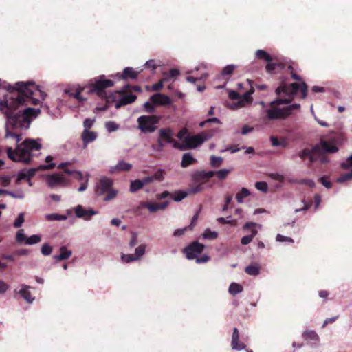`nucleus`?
Instances as JSON below:
<instances>
[{
    "label": "nucleus",
    "instance_id": "nucleus-30",
    "mask_svg": "<svg viewBox=\"0 0 352 352\" xmlns=\"http://www.w3.org/2000/svg\"><path fill=\"white\" fill-rule=\"evenodd\" d=\"M250 192L246 188H242L241 191H239L236 195V199L238 203L241 204L243 202V199L250 196Z\"/></svg>",
    "mask_w": 352,
    "mask_h": 352
},
{
    "label": "nucleus",
    "instance_id": "nucleus-43",
    "mask_svg": "<svg viewBox=\"0 0 352 352\" xmlns=\"http://www.w3.org/2000/svg\"><path fill=\"white\" fill-rule=\"evenodd\" d=\"M218 236V234L217 232H212L210 229H207L205 230L203 234V237L206 239L212 240L216 239Z\"/></svg>",
    "mask_w": 352,
    "mask_h": 352
},
{
    "label": "nucleus",
    "instance_id": "nucleus-25",
    "mask_svg": "<svg viewBox=\"0 0 352 352\" xmlns=\"http://www.w3.org/2000/svg\"><path fill=\"white\" fill-rule=\"evenodd\" d=\"M195 162H197V160L193 157L192 154L190 153H186L182 156L181 166L182 168H186Z\"/></svg>",
    "mask_w": 352,
    "mask_h": 352
},
{
    "label": "nucleus",
    "instance_id": "nucleus-62",
    "mask_svg": "<svg viewBox=\"0 0 352 352\" xmlns=\"http://www.w3.org/2000/svg\"><path fill=\"white\" fill-rule=\"evenodd\" d=\"M276 241H280V242H289V243H293L294 242V240L292 238L287 237V236H285L281 235L280 234H277V236H276Z\"/></svg>",
    "mask_w": 352,
    "mask_h": 352
},
{
    "label": "nucleus",
    "instance_id": "nucleus-42",
    "mask_svg": "<svg viewBox=\"0 0 352 352\" xmlns=\"http://www.w3.org/2000/svg\"><path fill=\"white\" fill-rule=\"evenodd\" d=\"M188 195V193L182 190L177 191L174 193L172 198L175 201H180Z\"/></svg>",
    "mask_w": 352,
    "mask_h": 352
},
{
    "label": "nucleus",
    "instance_id": "nucleus-50",
    "mask_svg": "<svg viewBox=\"0 0 352 352\" xmlns=\"http://www.w3.org/2000/svg\"><path fill=\"white\" fill-rule=\"evenodd\" d=\"M255 187L258 190L263 192H266L268 190L267 184L265 182H257L255 184Z\"/></svg>",
    "mask_w": 352,
    "mask_h": 352
},
{
    "label": "nucleus",
    "instance_id": "nucleus-31",
    "mask_svg": "<svg viewBox=\"0 0 352 352\" xmlns=\"http://www.w3.org/2000/svg\"><path fill=\"white\" fill-rule=\"evenodd\" d=\"M256 56L258 59L264 60L267 63L272 60L271 55L263 50H258L256 52Z\"/></svg>",
    "mask_w": 352,
    "mask_h": 352
},
{
    "label": "nucleus",
    "instance_id": "nucleus-61",
    "mask_svg": "<svg viewBox=\"0 0 352 352\" xmlns=\"http://www.w3.org/2000/svg\"><path fill=\"white\" fill-rule=\"evenodd\" d=\"M166 80V78H163L162 80H160L157 83L154 84L152 87V91H160L164 87V81Z\"/></svg>",
    "mask_w": 352,
    "mask_h": 352
},
{
    "label": "nucleus",
    "instance_id": "nucleus-64",
    "mask_svg": "<svg viewBox=\"0 0 352 352\" xmlns=\"http://www.w3.org/2000/svg\"><path fill=\"white\" fill-rule=\"evenodd\" d=\"M299 184L307 185L310 188H314L316 186L314 181L309 179H302L299 182Z\"/></svg>",
    "mask_w": 352,
    "mask_h": 352
},
{
    "label": "nucleus",
    "instance_id": "nucleus-15",
    "mask_svg": "<svg viewBox=\"0 0 352 352\" xmlns=\"http://www.w3.org/2000/svg\"><path fill=\"white\" fill-rule=\"evenodd\" d=\"M310 162H320L322 164H326L328 162V160L325 156H324V154L322 151V148L319 144L315 145L311 148V153L310 156Z\"/></svg>",
    "mask_w": 352,
    "mask_h": 352
},
{
    "label": "nucleus",
    "instance_id": "nucleus-41",
    "mask_svg": "<svg viewBox=\"0 0 352 352\" xmlns=\"http://www.w3.org/2000/svg\"><path fill=\"white\" fill-rule=\"evenodd\" d=\"M222 162L223 159L221 157H216L214 155L210 157V164L214 168L219 167Z\"/></svg>",
    "mask_w": 352,
    "mask_h": 352
},
{
    "label": "nucleus",
    "instance_id": "nucleus-33",
    "mask_svg": "<svg viewBox=\"0 0 352 352\" xmlns=\"http://www.w3.org/2000/svg\"><path fill=\"white\" fill-rule=\"evenodd\" d=\"M144 186L143 182L140 179H136L132 181L130 185V192H135L140 189H142Z\"/></svg>",
    "mask_w": 352,
    "mask_h": 352
},
{
    "label": "nucleus",
    "instance_id": "nucleus-44",
    "mask_svg": "<svg viewBox=\"0 0 352 352\" xmlns=\"http://www.w3.org/2000/svg\"><path fill=\"white\" fill-rule=\"evenodd\" d=\"M105 127L109 133H112L118 130L119 126L114 122L109 121L105 123Z\"/></svg>",
    "mask_w": 352,
    "mask_h": 352
},
{
    "label": "nucleus",
    "instance_id": "nucleus-59",
    "mask_svg": "<svg viewBox=\"0 0 352 352\" xmlns=\"http://www.w3.org/2000/svg\"><path fill=\"white\" fill-rule=\"evenodd\" d=\"M327 177L323 176L319 179V182H321L327 188H331L332 187V183L327 180Z\"/></svg>",
    "mask_w": 352,
    "mask_h": 352
},
{
    "label": "nucleus",
    "instance_id": "nucleus-2",
    "mask_svg": "<svg viewBox=\"0 0 352 352\" xmlns=\"http://www.w3.org/2000/svg\"><path fill=\"white\" fill-rule=\"evenodd\" d=\"M307 85L305 82L300 84L293 82L287 85L283 80H281L280 85L276 88V94L277 96H285L289 97V98H278L270 102L271 109L266 111L267 117L270 120H284L287 118V115L284 108H277L276 106L289 104L293 100V96L300 91L302 94V98L305 99L307 95Z\"/></svg>",
    "mask_w": 352,
    "mask_h": 352
},
{
    "label": "nucleus",
    "instance_id": "nucleus-7",
    "mask_svg": "<svg viewBox=\"0 0 352 352\" xmlns=\"http://www.w3.org/2000/svg\"><path fill=\"white\" fill-rule=\"evenodd\" d=\"M212 136L213 132L211 131H205L193 136H188L185 138L184 143L180 144L179 150L185 151L195 148Z\"/></svg>",
    "mask_w": 352,
    "mask_h": 352
},
{
    "label": "nucleus",
    "instance_id": "nucleus-60",
    "mask_svg": "<svg viewBox=\"0 0 352 352\" xmlns=\"http://www.w3.org/2000/svg\"><path fill=\"white\" fill-rule=\"evenodd\" d=\"M87 89V87H84V88H82L80 89H78L77 90L74 94H73V96L76 98L79 102H82L84 100H85V98H82L81 96V91H83V90H85Z\"/></svg>",
    "mask_w": 352,
    "mask_h": 352
},
{
    "label": "nucleus",
    "instance_id": "nucleus-48",
    "mask_svg": "<svg viewBox=\"0 0 352 352\" xmlns=\"http://www.w3.org/2000/svg\"><path fill=\"white\" fill-rule=\"evenodd\" d=\"M300 108V105L299 104H293L289 106H287L284 107V110L287 115V117H289L291 115V112L294 110L299 109Z\"/></svg>",
    "mask_w": 352,
    "mask_h": 352
},
{
    "label": "nucleus",
    "instance_id": "nucleus-16",
    "mask_svg": "<svg viewBox=\"0 0 352 352\" xmlns=\"http://www.w3.org/2000/svg\"><path fill=\"white\" fill-rule=\"evenodd\" d=\"M256 223L253 222H248L243 226V229L245 231L250 230L251 234L249 235L244 236L241 240V243L243 245L249 244L253 239V238L257 234V230L255 228Z\"/></svg>",
    "mask_w": 352,
    "mask_h": 352
},
{
    "label": "nucleus",
    "instance_id": "nucleus-23",
    "mask_svg": "<svg viewBox=\"0 0 352 352\" xmlns=\"http://www.w3.org/2000/svg\"><path fill=\"white\" fill-rule=\"evenodd\" d=\"M140 72H136L133 68L127 67L124 70L120 76V78L124 80L135 79L137 78Z\"/></svg>",
    "mask_w": 352,
    "mask_h": 352
},
{
    "label": "nucleus",
    "instance_id": "nucleus-38",
    "mask_svg": "<svg viewBox=\"0 0 352 352\" xmlns=\"http://www.w3.org/2000/svg\"><path fill=\"white\" fill-rule=\"evenodd\" d=\"M305 340L318 341V335L314 331H307L303 333Z\"/></svg>",
    "mask_w": 352,
    "mask_h": 352
},
{
    "label": "nucleus",
    "instance_id": "nucleus-21",
    "mask_svg": "<svg viewBox=\"0 0 352 352\" xmlns=\"http://www.w3.org/2000/svg\"><path fill=\"white\" fill-rule=\"evenodd\" d=\"M22 127H14L12 124H8V118H7L6 124V134H5V138H12L14 139L15 142L18 144L22 139L21 134H16L15 133H13L10 131V129H21Z\"/></svg>",
    "mask_w": 352,
    "mask_h": 352
},
{
    "label": "nucleus",
    "instance_id": "nucleus-14",
    "mask_svg": "<svg viewBox=\"0 0 352 352\" xmlns=\"http://www.w3.org/2000/svg\"><path fill=\"white\" fill-rule=\"evenodd\" d=\"M46 182L50 188H54L58 186H65L67 183V179L63 175L55 173L48 175L46 177Z\"/></svg>",
    "mask_w": 352,
    "mask_h": 352
},
{
    "label": "nucleus",
    "instance_id": "nucleus-47",
    "mask_svg": "<svg viewBox=\"0 0 352 352\" xmlns=\"http://www.w3.org/2000/svg\"><path fill=\"white\" fill-rule=\"evenodd\" d=\"M214 172H215V175H217V177L219 179L223 180L227 177L228 175L230 172V170L221 169V170L214 171Z\"/></svg>",
    "mask_w": 352,
    "mask_h": 352
},
{
    "label": "nucleus",
    "instance_id": "nucleus-57",
    "mask_svg": "<svg viewBox=\"0 0 352 352\" xmlns=\"http://www.w3.org/2000/svg\"><path fill=\"white\" fill-rule=\"evenodd\" d=\"M164 173V171L162 169H159L157 171H156L155 173V174L153 175V176H152V177L153 178V181L154 180H158V181L163 180Z\"/></svg>",
    "mask_w": 352,
    "mask_h": 352
},
{
    "label": "nucleus",
    "instance_id": "nucleus-54",
    "mask_svg": "<svg viewBox=\"0 0 352 352\" xmlns=\"http://www.w3.org/2000/svg\"><path fill=\"white\" fill-rule=\"evenodd\" d=\"M95 121V119L86 118L83 122L85 130H89V129H91L93 126Z\"/></svg>",
    "mask_w": 352,
    "mask_h": 352
},
{
    "label": "nucleus",
    "instance_id": "nucleus-28",
    "mask_svg": "<svg viewBox=\"0 0 352 352\" xmlns=\"http://www.w3.org/2000/svg\"><path fill=\"white\" fill-rule=\"evenodd\" d=\"M72 255V251L68 250L65 246L60 248V254L55 255L54 258L58 261H63L69 258Z\"/></svg>",
    "mask_w": 352,
    "mask_h": 352
},
{
    "label": "nucleus",
    "instance_id": "nucleus-12",
    "mask_svg": "<svg viewBox=\"0 0 352 352\" xmlns=\"http://www.w3.org/2000/svg\"><path fill=\"white\" fill-rule=\"evenodd\" d=\"M55 166L56 164L54 163H51L48 165H41L37 168H30L28 170H22L18 174V181L25 179L29 180L35 175L36 170L53 169Z\"/></svg>",
    "mask_w": 352,
    "mask_h": 352
},
{
    "label": "nucleus",
    "instance_id": "nucleus-39",
    "mask_svg": "<svg viewBox=\"0 0 352 352\" xmlns=\"http://www.w3.org/2000/svg\"><path fill=\"white\" fill-rule=\"evenodd\" d=\"M46 219L48 221H63L67 219L65 215L58 214H49L46 215Z\"/></svg>",
    "mask_w": 352,
    "mask_h": 352
},
{
    "label": "nucleus",
    "instance_id": "nucleus-55",
    "mask_svg": "<svg viewBox=\"0 0 352 352\" xmlns=\"http://www.w3.org/2000/svg\"><path fill=\"white\" fill-rule=\"evenodd\" d=\"M270 140H271L272 145L273 146H281L285 147V145H286V143L284 141L283 142H280L276 137L272 136Z\"/></svg>",
    "mask_w": 352,
    "mask_h": 352
},
{
    "label": "nucleus",
    "instance_id": "nucleus-46",
    "mask_svg": "<svg viewBox=\"0 0 352 352\" xmlns=\"http://www.w3.org/2000/svg\"><path fill=\"white\" fill-rule=\"evenodd\" d=\"M27 236L24 234L23 230H20L17 232L16 235V241L19 243H22L23 242L25 243L27 240Z\"/></svg>",
    "mask_w": 352,
    "mask_h": 352
},
{
    "label": "nucleus",
    "instance_id": "nucleus-8",
    "mask_svg": "<svg viewBox=\"0 0 352 352\" xmlns=\"http://www.w3.org/2000/svg\"><path fill=\"white\" fill-rule=\"evenodd\" d=\"M161 117L155 115L141 116L138 120V129L143 133H152L157 129Z\"/></svg>",
    "mask_w": 352,
    "mask_h": 352
},
{
    "label": "nucleus",
    "instance_id": "nucleus-29",
    "mask_svg": "<svg viewBox=\"0 0 352 352\" xmlns=\"http://www.w3.org/2000/svg\"><path fill=\"white\" fill-rule=\"evenodd\" d=\"M237 67L238 66L236 65H228L223 68L220 75L223 78L230 77Z\"/></svg>",
    "mask_w": 352,
    "mask_h": 352
},
{
    "label": "nucleus",
    "instance_id": "nucleus-6",
    "mask_svg": "<svg viewBox=\"0 0 352 352\" xmlns=\"http://www.w3.org/2000/svg\"><path fill=\"white\" fill-rule=\"evenodd\" d=\"M246 84L250 87V89L241 95L236 91H229V98L232 100H237V102L234 104V109H239L245 107L247 104H250L252 102V97L251 95L254 92V88L253 87V81L248 79Z\"/></svg>",
    "mask_w": 352,
    "mask_h": 352
},
{
    "label": "nucleus",
    "instance_id": "nucleus-19",
    "mask_svg": "<svg viewBox=\"0 0 352 352\" xmlns=\"http://www.w3.org/2000/svg\"><path fill=\"white\" fill-rule=\"evenodd\" d=\"M75 214L78 218L89 220L93 215L97 214V212L91 208L85 210L82 206L78 205L75 209Z\"/></svg>",
    "mask_w": 352,
    "mask_h": 352
},
{
    "label": "nucleus",
    "instance_id": "nucleus-17",
    "mask_svg": "<svg viewBox=\"0 0 352 352\" xmlns=\"http://www.w3.org/2000/svg\"><path fill=\"white\" fill-rule=\"evenodd\" d=\"M169 204V201H165L162 203L144 201L141 203V206L147 208L150 212L154 213L158 210H164Z\"/></svg>",
    "mask_w": 352,
    "mask_h": 352
},
{
    "label": "nucleus",
    "instance_id": "nucleus-20",
    "mask_svg": "<svg viewBox=\"0 0 352 352\" xmlns=\"http://www.w3.org/2000/svg\"><path fill=\"white\" fill-rule=\"evenodd\" d=\"M150 100L157 105H168L171 103L170 98L168 96L160 93L151 96Z\"/></svg>",
    "mask_w": 352,
    "mask_h": 352
},
{
    "label": "nucleus",
    "instance_id": "nucleus-58",
    "mask_svg": "<svg viewBox=\"0 0 352 352\" xmlns=\"http://www.w3.org/2000/svg\"><path fill=\"white\" fill-rule=\"evenodd\" d=\"M311 153V149H303L302 151L299 153V157L302 160H305L306 157H309V160H310V156Z\"/></svg>",
    "mask_w": 352,
    "mask_h": 352
},
{
    "label": "nucleus",
    "instance_id": "nucleus-40",
    "mask_svg": "<svg viewBox=\"0 0 352 352\" xmlns=\"http://www.w3.org/2000/svg\"><path fill=\"white\" fill-rule=\"evenodd\" d=\"M41 241V236H39L38 234H34V235H32L31 236L27 238L25 244H28V245L36 244V243H39Z\"/></svg>",
    "mask_w": 352,
    "mask_h": 352
},
{
    "label": "nucleus",
    "instance_id": "nucleus-3",
    "mask_svg": "<svg viewBox=\"0 0 352 352\" xmlns=\"http://www.w3.org/2000/svg\"><path fill=\"white\" fill-rule=\"evenodd\" d=\"M41 148V144L34 140L26 139L23 144L17 145L14 151L11 147H8L6 152L8 157L12 161L29 164L32 157L31 152L39 151Z\"/></svg>",
    "mask_w": 352,
    "mask_h": 352
},
{
    "label": "nucleus",
    "instance_id": "nucleus-37",
    "mask_svg": "<svg viewBox=\"0 0 352 352\" xmlns=\"http://www.w3.org/2000/svg\"><path fill=\"white\" fill-rule=\"evenodd\" d=\"M203 190L204 186L201 184L193 183V184L190 186L188 192L189 194H196L201 192Z\"/></svg>",
    "mask_w": 352,
    "mask_h": 352
},
{
    "label": "nucleus",
    "instance_id": "nucleus-35",
    "mask_svg": "<svg viewBox=\"0 0 352 352\" xmlns=\"http://www.w3.org/2000/svg\"><path fill=\"white\" fill-rule=\"evenodd\" d=\"M350 168H351V172L343 173L337 178L336 182L338 183L342 184L352 179V166Z\"/></svg>",
    "mask_w": 352,
    "mask_h": 352
},
{
    "label": "nucleus",
    "instance_id": "nucleus-53",
    "mask_svg": "<svg viewBox=\"0 0 352 352\" xmlns=\"http://www.w3.org/2000/svg\"><path fill=\"white\" fill-rule=\"evenodd\" d=\"M153 102H146L144 104L143 107L144 111L148 113H152L155 111V107Z\"/></svg>",
    "mask_w": 352,
    "mask_h": 352
},
{
    "label": "nucleus",
    "instance_id": "nucleus-32",
    "mask_svg": "<svg viewBox=\"0 0 352 352\" xmlns=\"http://www.w3.org/2000/svg\"><path fill=\"white\" fill-rule=\"evenodd\" d=\"M260 266L256 265H250L245 268V272L249 275L256 276L260 272Z\"/></svg>",
    "mask_w": 352,
    "mask_h": 352
},
{
    "label": "nucleus",
    "instance_id": "nucleus-63",
    "mask_svg": "<svg viewBox=\"0 0 352 352\" xmlns=\"http://www.w3.org/2000/svg\"><path fill=\"white\" fill-rule=\"evenodd\" d=\"M24 222L23 214L21 213L14 223L15 228H20Z\"/></svg>",
    "mask_w": 352,
    "mask_h": 352
},
{
    "label": "nucleus",
    "instance_id": "nucleus-10",
    "mask_svg": "<svg viewBox=\"0 0 352 352\" xmlns=\"http://www.w3.org/2000/svg\"><path fill=\"white\" fill-rule=\"evenodd\" d=\"M205 248V245L198 241H193L183 250V253L188 260L195 259L197 254H201Z\"/></svg>",
    "mask_w": 352,
    "mask_h": 352
},
{
    "label": "nucleus",
    "instance_id": "nucleus-52",
    "mask_svg": "<svg viewBox=\"0 0 352 352\" xmlns=\"http://www.w3.org/2000/svg\"><path fill=\"white\" fill-rule=\"evenodd\" d=\"M340 166L344 170L350 169V168L352 167V155L349 156L345 162H342Z\"/></svg>",
    "mask_w": 352,
    "mask_h": 352
},
{
    "label": "nucleus",
    "instance_id": "nucleus-13",
    "mask_svg": "<svg viewBox=\"0 0 352 352\" xmlns=\"http://www.w3.org/2000/svg\"><path fill=\"white\" fill-rule=\"evenodd\" d=\"M215 175V172L210 170L206 172L205 170H196L191 175V179L193 183L201 184L203 186L206 184L208 180Z\"/></svg>",
    "mask_w": 352,
    "mask_h": 352
},
{
    "label": "nucleus",
    "instance_id": "nucleus-24",
    "mask_svg": "<svg viewBox=\"0 0 352 352\" xmlns=\"http://www.w3.org/2000/svg\"><path fill=\"white\" fill-rule=\"evenodd\" d=\"M30 288V286L26 285H22V289L19 291V294L29 303H31L34 300V298L32 296L31 292L28 290Z\"/></svg>",
    "mask_w": 352,
    "mask_h": 352
},
{
    "label": "nucleus",
    "instance_id": "nucleus-26",
    "mask_svg": "<svg viewBox=\"0 0 352 352\" xmlns=\"http://www.w3.org/2000/svg\"><path fill=\"white\" fill-rule=\"evenodd\" d=\"M320 146L322 148V151L323 153L324 152L334 153L338 151V147L334 144L331 142L322 141Z\"/></svg>",
    "mask_w": 352,
    "mask_h": 352
},
{
    "label": "nucleus",
    "instance_id": "nucleus-4",
    "mask_svg": "<svg viewBox=\"0 0 352 352\" xmlns=\"http://www.w3.org/2000/svg\"><path fill=\"white\" fill-rule=\"evenodd\" d=\"M115 82L110 79H107L104 75H100L98 78L91 79L87 87L88 94H96L101 99H106L107 102L114 101L116 97L113 93H108L106 89L111 87Z\"/></svg>",
    "mask_w": 352,
    "mask_h": 352
},
{
    "label": "nucleus",
    "instance_id": "nucleus-1",
    "mask_svg": "<svg viewBox=\"0 0 352 352\" xmlns=\"http://www.w3.org/2000/svg\"><path fill=\"white\" fill-rule=\"evenodd\" d=\"M8 94L3 100H0V110L8 118V124L14 127L28 128L31 118H36L41 113L39 109L28 107L22 111L17 109L30 102L36 105L40 100L34 96L45 100L47 94L41 90L34 82H18L14 86L8 85Z\"/></svg>",
    "mask_w": 352,
    "mask_h": 352
},
{
    "label": "nucleus",
    "instance_id": "nucleus-34",
    "mask_svg": "<svg viewBox=\"0 0 352 352\" xmlns=\"http://www.w3.org/2000/svg\"><path fill=\"white\" fill-rule=\"evenodd\" d=\"M242 291L243 287L241 285L236 283H231L229 287V292L233 296H235L241 293Z\"/></svg>",
    "mask_w": 352,
    "mask_h": 352
},
{
    "label": "nucleus",
    "instance_id": "nucleus-27",
    "mask_svg": "<svg viewBox=\"0 0 352 352\" xmlns=\"http://www.w3.org/2000/svg\"><path fill=\"white\" fill-rule=\"evenodd\" d=\"M285 68V65L282 63H271L269 62L266 65L265 69L269 74H274L276 70H282Z\"/></svg>",
    "mask_w": 352,
    "mask_h": 352
},
{
    "label": "nucleus",
    "instance_id": "nucleus-22",
    "mask_svg": "<svg viewBox=\"0 0 352 352\" xmlns=\"http://www.w3.org/2000/svg\"><path fill=\"white\" fill-rule=\"evenodd\" d=\"M96 137L97 135L96 132L84 130L82 133L81 138L85 147H86L89 143L94 142L96 139Z\"/></svg>",
    "mask_w": 352,
    "mask_h": 352
},
{
    "label": "nucleus",
    "instance_id": "nucleus-11",
    "mask_svg": "<svg viewBox=\"0 0 352 352\" xmlns=\"http://www.w3.org/2000/svg\"><path fill=\"white\" fill-rule=\"evenodd\" d=\"M173 131L170 127L160 129L159 130V138L166 143L171 144L173 147L179 149L180 143L176 141L173 138Z\"/></svg>",
    "mask_w": 352,
    "mask_h": 352
},
{
    "label": "nucleus",
    "instance_id": "nucleus-56",
    "mask_svg": "<svg viewBox=\"0 0 352 352\" xmlns=\"http://www.w3.org/2000/svg\"><path fill=\"white\" fill-rule=\"evenodd\" d=\"M122 261L126 263H130L131 261L138 260L137 257L133 254H122L121 256Z\"/></svg>",
    "mask_w": 352,
    "mask_h": 352
},
{
    "label": "nucleus",
    "instance_id": "nucleus-18",
    "mask_svg": "<svg viewBox=\"0 0 352 352\" xmlns=\"http://www.w3.org/2000/svg\"><path fill=\"white\" fill-rule=\"evenodd\" d=\"M231 346L234 350L241 351L245 349V344L239 340V332L236 327L233 329L232 335Z\"/></svg>",
    "mask_w": 352,
    "mask_h": 352
},
{
    "label": "nucleus",
    "instance_id": "nucleus-51",
    "mask_svg": "<svg viewBox=\"0 0 352 352\" xmlns=\"http://www.w3.org/2000/svg\"><path fill=\"white\" fill-rule=\"evenodd\" d=\"M52 252V248L50 245H49L47 243H45L43 245V246L41 248V253L44 256L50 255Z\"/></svg>",
    "mask_w": 352,
    "mask_h": 352
},
{
    "label": "nucleus",
    "instance_id": "nucleus-36",
    "mask_svg": "<svg viewBox=\"0 0 352 352\" xmlns=\"http://www.w3.org/2000/svg\"><path fill=\"white\" fill-rule=\"evenodd\" d=\"M132 165L129 163L121 161L115 167L116 169L120 171H129L131 169Z\"/></svg>",
    "mask_w": 352,
    "mask_h": 352
},
{
    "label": "nucleus",
    "instance_id": "nucleus-45",
    "mask_svg": "<svg viewBox=\"0 0 352 352\" xmlns=\"http://www.w3.org/2000/svg\"><path fill=\"white\" fill-rule=\"evenodd\" d=\"M69 164L68 162H65V163H61L58 166V168L59 169H63V172L66 174H67L68 175H72L73 176V175L74 174L75 171L76 170H70L69 168H67V166Z\"/></svg>",
    "mask_w": 352,
    "mask_h": 352
},
{
    "label": "nucleus",
    "instance_id": "nucleus-5",
    "mask_svg": "<svg viewBox=\"0 0 352 352\" xmlns=\"http://www.w3.org/2000/svg\"><path fill=\"white\" fill-rule=\"evenodd\" d=\"M113 180L111 178L102 177L96 184L95 193L100 197L106 194L103 200L109 201L114 199L118 195V190L112 188Z\"/></svg>",
    "mask_w": 352,
    "mask_h": 352
},
{
    "label": "nucleus",
    "instance_id": "nucleus-9",
    "mask_svg": "<svg viewBox=\"0 0 352 352\" xmlns=\"http://www.w3.org/2000/svg\"><path fill=\"white\" fill-rule=\"evenodd\" d=\"M129 87L130 85H126L122 89L117 90L113 93L114 95L118 94L121 96L120 100H116L115 99L114 100V102H116L115 107L116 109H120L122 106L131 104L136 100L137 96L129 91ZM114 96L116 97V96Z\"/></svg>",
    "mask_w": 352,
    "mask_h": 352
},
{
    "label": "nucleus",
    "instance_id": "nucleus-49",
    "mask_svg": "<svg viewBox=\"0 0 352 352\" xmlns=\"http://www.w3.org/2000/svg\"><path fill=\"white\" fill-rule=\"evenodd\" d=\"M146 246L144 245H140L138 248H136L135 250V256L137 257V259H139L145 253Z\"/></svg>",
    "mask_w": 352,
    "mask_h": 352
}]
</instances>
